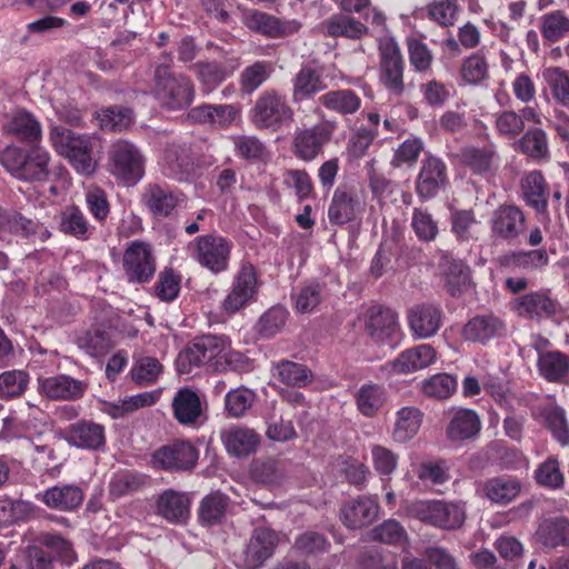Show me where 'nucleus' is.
Returning a JSON list of instances; mask_svg holds the SVG:
<instances>
[{
	"label": "nucleus",
	"instance_id": "nucleus-1",
	"mask_svg": "<svg viewBox=\"0 0 569 569\" xmlns=\"http://www.w3.org/2000/svg\"><path fill=\"white\" fill-rule=\"evenodd\" d=\"M164 61L159 63L153 73V96L161 108L167 110H183L188 108L196 96L194 84L190 78L170 71L172 58L163 54Z\"/></svg>",
	"mask_w": 569,
	"mask_h": 569
},
{
	"label": "nucleus",
	"instance_id": "nucleus-2",
	"mask_svg": "<svg viewBox=\"0 0 569 569\" xmlns=\"http://www.w3.org/2000/svg\"><path fill=\"white\" fill-rule=\"evenodd\" d=\"M50 154L42 148L23 150L14 144L0 151V163L17 180L23 182H46L50 180Z\"/></svg>",
	"mask_w": 569,
	"mask_h": 569
},
{
	"label": "nucleus",
	"instance_id": "nucleus-3",
	"mask_svg": "<svg viewBox=\"0 0 569 569\" xmlns=\"http://www.w3.org/2000/svg\"><path fill=\"white\" fill-rule=\"evenodd\" d=\"M50 140L54 150L67 158L77 172L90 176L96 171L92 159V137L76 134L63 127H53Z\"/></svg>",
	"mask_w": 569,
	"mask_h": 569
},
{
	"label": "nucleus",
	"instance_id": "nucleus-4",
	"mask_svg": "<svg viewBox=\"0 0 569 569\" xmlns=\"http://www.w3.org/2000/svg\"><path fill=\"white\" fill-rule=\"evenodd\" d=\"M146 158L140 149L127 141L113 142L108 152L109 172L120 183L132 187L144 176Z\"/></svg>",
	"mask_w": 569,
	"mask_h": 569
},
{
	"label": "nucleus",
	"instance_id": "nucleus-5",
	"mask_svg": "<svg viewBox=\"0 0 569 569\" xmlns=\"http://www.w3.org/2000/svg\"><path fill=\"white\" fill-rule=\"evenodd\" d=\"M295 111L287 97L276 89L264 90L250 111L252 123L259 129L279 130L293 121Z\"/></svg>",
	"mask_w": 569,
	"mask_h": 569
},
{
	"label": "nucleus",
	"instance_id": "nucleus-6",
	"mask_svg": "<svg viewBox=\"0 0 569 569\" xmlns=\"http://www.w3.org/2000/svg\"><path fill=\"white\" fill-rule=\"evenodd\" d=\"M229 340L222 336L206 335L194 338L179 352L176 363L181 375L191 373L194 368L209 366L224 351Z\"/></svg>",
	"mask_w": 569,
	"mask_h": 569
},
{
	"label": "nucleus",
	"instance_id": "nucleus-7",
	"mask_svg": "<svg viewBox=\"0 0 569 569\" xmlns=\"http://www.w3.org/2000/svg\"><path fill=\"white\" fill-rule=\"evenodd\" d=\"M232 243L224 237L208 233L188 244L190 257L213 274L228 270Z\"/></svg>",
	"mask_w": 569,
	"mask_h": 569
},
{
	"label": "nucleus",
	"instance_id": "nucleus-8",
	"mask_svg": "<svg viewBox=\"0 0 569 569\" xmlns=\"http://www.w3.org/2000/svg\"><path fill=\"white\" fill-rule=\"evenodd\" d=\"M409 513L420 521L447 530L461 527L466 518L463 505L441 500L416 501L410 505Z\"/></svg>",
	"mask_w": 569,
	"mask_h": 569
},
{
	"label": "nucleus",
	"instance_id": "nucleus-9",
	"mask_svg": "<svg viewBox=\"0 0 569 569\" xmlns=\"http://www.w3.org/2000/svg\"><path fill=\"white\" fill-rule=\"evenodd\" d=\"M379 82L395 97L405 92V60L400 47L393 39L379 42Z\"/></svg>",
	"mask_w": 569,
	"mask_h": 569
},
{
	"label": "nucleus",
	"instance_id": "nucleus-10",
	"mask_svg": "<svg viewBox=\"0 0 569 569\" xmlns=\"http://www.w3.org/2000/svg\"><path fill=\"white\" fill-rule=\"evenodd\" d=\"M335 131V121H323L309 128L297 129L291 142L293 156L305 162L316 160L331 141Z\"/></svg>",
	"mask_w": 569,
	"mask_h": 569
},
{
	"label": "nucleus",
	"instance_id": "nucleus-11",
	"mask_svg": "<svg viewBox=\"0 0 569 569\" xmlns=\"http://www.w3.org/2000/svg\"><path fill=\"white\" fill-rule=\"evenodd\" d=\"M199 460L198 448L188 440H173L152 453L156 468L170 472H190Z\"/></svg>",
	"mask_w": 569,
	"mask_h": 569
},
{
	"label": "nucleus",
	"instance_id": "nucleus-12",
	"mask_svg": "<svg viewBox=\"0 0 569 569\" xmlns=\"http://www.w3.org/2000/svg\"><path fill=\"white\" fill-rule=\"evenodd\" d=\"M449 186L447 163L438 156L427 152L420 162L415 190L421 200L436 198Z\"/></svg>",
	"mask_w": 569,
	"mask_h": 569
},
{
	"label": "nucleus",
	"instance_id": "nucleus-13",
	"mask_svg": "<svg viewBox=\"0 0 569 569\" xmlns=\"http://www.w3.org/2000/svg\"><path fill=\"white\" fill-rule=\"evenodd\" d=\"M122 268L130 283L149 282L156 272V257L146 241H132L123 252Z\"/></svg>",
	"mask_w": 569,
	"mask_h": 569
},
{
	"label": "nucleus",
	"instance_id": "nucleus-14",
	"mask_svg": "<svg viewBox=\"0 0 569 569\" xmlns=\"http://www.w3.org/2000/svg\"><path fill=\"white\" fill-rule=\"evenodd\" d=\"M184 201V194L167 183H148L141 194V203L157 219L169 218Z\"/></svg>",
	"mask_w": 569,
	"mask_h": 569
},
{
	"label": "nucleus",
	"instance_id": "nucleus-15",
	"mask_svg": "<svg viewBox=\"0 0 569 569\" xmlns=\"http://www.w3.org/2000/svg\"><path fill=\"white\" fill-rule=\"evenodd\" d=\"M258 291V277L254 267L242 263L233 278L231 290L221 302V310L231 316L244 308Z\"/></svg>",
	"mask_w": 569,
	"mask_h": 569
},
{
	"label": "nucleus",
	"instance_id": "nucleus-16",
	"mask_svg": "<svg viewBox=\"0 0 569 569\" xmlns=\"http://www.w3.org/2000/svg\"><path fill=\"white\" fill-rule=\"evenodd\" d=\"M258 291V277L254 267L242 263L233 278L231 290L221 302V310L231 316L244 308Z\"/></svg>",
	"mask_w": 569,
	"mask_h": 569
},
{
	"label": "nucleus",
	"instance_id": "nucleus-17",
	"mask_svg": "<svg viewBox=\"0 0 569 569\" xmlns=\"http://www.w3.org/2000/svg\"><path fill=\"white\" fill-rule=\"evenodd\" d=\"M365 211V203L357 190L347 184L339 186L331 198L328 208V219L331 224L343 226L359 220Z\"/></svg>",
	"mask_w": 569,
	"mask_h": 569
},
{
	"label": "nucleus",
	"instance_id": "nucleus-18",
	"mask_svg": "<svg viewBox=\"0 0 569 569\" xmlns=\"http://www.w3.org/2000/svg\"><path fill=\"white\" fill-rule=\"evenodd\" d=\"M443 311L432 303H419L407 311V321L415 339H429L442 326Z\"/></svg>",
	"mask_w": 569,
	"mask_h": 569
},
{
	"label": "nucleus",
	"instance_id": "nucleus-19",
	"mask_svg": "<svg viewBox=\"0 0 569 569\" xmlns=\"http://www.w3.org/2000/svg\"><path fill=\"white\" fill-rule=\"evenodd\" d=\"M64 439L78 449L99 451L106 447V428L93 420L81 419L68 426Z\"/></svg>",
	"mask_w": 569,
	"mask_h": 569
},
{
	"label": "nucleus",
	"instance_id": "nucleus-20",
	"mask_svg": "<svg viewBox=\"0 0 569 569\" xmlns=\"http://www.w3.org/2000/svg\"><path fill=\"white\" fill-rule=\"evenodd\" d=\"M88 389V383L69 375H54L39 379V390L52 400L74 401L82 398Z\"/></svg>",
	"mask_w": 569,
	"mask_h": 569
},
{
	"label": "nucleus",
	"instance_id": "nucleus-21",
	"mask_svg": "<svg viewBox=\"0 0 569 569\" xmlns=\"http://www.w3.org/2000/svg\"><path fill=\"white\" fill-rule=\"evenodd\" d=\"M278 543L276 532L266 527H258L252 535L243 551V562L248 569H258L269 559Z\"/></svg>",
	"mask_w": 569,
	"mask_h": 569
},
{
	"label": "nucleus",
	"instance_id": "nucleus-22",
	"mask_svg": "<svg viewBox=\"0 0 569 569\" xmlns=\"http://www.w3.org/2000/svg\"><path fill=\"white\" fill-rule=\"evenodd\" d=\"M506 333L505 322L492 313L476 316L462 328L461 335L470 342L487 343L489 340Z\"/></svg>",
	"mask_w": 569,
	"mask_h": 569
},
{
	"label": "nucleus",
	"instance_id": "nucleus-23",
	"mask_svg": "<svg viewBox=\"0 0 569 569\" xmlns=\"http://www.w3.org/2000/svg\"><path fill=\"white\" fill-rule=\"evenodd\" d=\"M549 263V257L545 249L528 251H513L498 259L502 272L518 273L540 270Z\"/></svg>",
	"mask_w": 569,
	"mask_h": 569
},
{
	"label": "nucleus",
	"instance_id": "nucleus-24",
	"mask_svg": "<svg viewBox=\"0 0 569 569\" xmlns=\"http://www.w3.org/2000/svg\"><path fill=\"white\" fill-rule=\"evenodd\" d=\"M2 131L7 136H11L21 142L28 143L38 142L42 136L40 122L30 111L24 109L8 116Z\"/></svg>",
	"mask_w": 569,
	"mask_h": 569
},
{
	"label": "nucleus",
	"instance_id": "nucleus-25",
	"mask_svg": "<svg viewBox=\"0 0 569 569\" xmlns=\"http://www.w3.org/2000/svg\"><path fill=\"white\" fill-rule=\"evenodd\" d=\"M492 233L503 240H513L525 230V214L516 206H500L491 219Z\"/></svg>",
	"mask_w": 569,
	"mask_h": 569
},
{
	"label": "nucleus",
	"instance_id": "nucleus-26",
	"mask_svg": "<svg viewBox=\"0 0 569 569\" xmlns=\"http://www.w3.org/2000/svg\"><path fill=\"white\" fill-rule=\"evenodd\" d=\"M535 538L547 549L569 548V519L563 516L543 519L536 530Z\"/></svg>",
	"mask_w": 569,
	"mask_h": 569
},
{
	"label": "nucleus",
	"instance_id": "nucleus-27",
	"mask_svg": "<svg viewBox=\"0 0 569 569\" xmlns=\"http://www.w3.org/2000/svg\"><path fill=\"white\" fill-rule=\"evenodd\" d=\"M365 325L369 336L377 342L392 338L399 329L397 313L380 306L368 309Z\"/></svg>",
	"mask_w": 569,
	"mask_h": 569
},
{
	"label": "nucleus",
	"instance_id": "nucleus-28",
	"mask_svg": "<svg viewBox=\"0 0 569 569\" xmlns=\"http://www.w3.org/2000/svg\"><path fill=\"white\" fill-rule=\"evenodd\" d=\"M511 307L518 316L528 319L549 318L556 313L555 301L540 291L526 293L513 299Z\"/></svg>",
	"mask_w": 569,
	"mask_h": 569
},
{
	"label": "nucleus",
	"instance_id": "nucleus-29",
	"mask_svg": "<svg viewBox=\"0 0 569 569\" xmlns=\"http://www.w3.org/2000/svg\"><path fill=\"white\" fill-rule=\"evenodd\" d=\"M291 83V98L293 103L311 99L318 92L327 88L322 72L310 64H302L299 71L293 76Z\"/></svg>",
	"mask_w": 569,
	"mask_h": 569
},
{
	"label": "nucleus",
	"instance_id": "nucleus-30",
	"mask_svg": "<svg viewBox=\"0 0 569 569\" xmlns=\"http://www.w3.org/2000/svg\"><path fill=\"white\" fill-rule=\"evenodd\" d=\"M37 498L51 509L72 511L81 506L84 495L76 485H63L48 488L38 493Z\"/></svg>",
	"mask_w": 569,
	"mask_h": 569
},
{
	"label": "nucleus",
	"instance_id": "nucleus-31",
	"mask_svg": "<svg viewBox=\"0 0 569 569\" xmlns=\"http://www.w3.org/2000/svg\"><path fill=\"white\" fill-rule=\"evenodd\" d=\"M436 361V350L430 345H420L402 351L390 362L391 371L398 375H407L425 369Z\"/></svg>",
	"mask_w": 569,
	"mask_h": 569
},
{
	"label": "nucleus",
	"instance_id": "nucleus-32",
	"mask_svg": "<svg viewBox=\"0 0 569 569\" xmlns=\"http://www.w3.org/2000/svg\"><path fill=\"white\" fill-rule=\"evenodd\" d=\"M377 516L378 505L366 497L348 501L340 509V519L349 529L368 526Z\"/></svg>",
	"mask_w": 569,
	"mask_h": 569
},
{
	"label": "nucleus",
	"instance_id": "nucleus-33",
	"mask_svg": "<svg viewBox=\"0 0 569 569\" xmlns=\"http://www.w3.org/2000/svg\"><path fill=\"white\" fill-rule=\"evenodd\" d=\"M171 406L173 417L182 426H196L202 416L200 397L190 388L179 389L172 399Z\"/></svg>",
	"mask_w": 569,
	"mask_h": 569
},
{
	"label": "nucleus",
	"instance_id": "nucleus-34",
	"mask_svg": "<svg viewBox=\"0 0 569 569\" xmlns=\"http://www.w3.org/2000/svg\"><path fill=\"white\" fill-rule=\"evenodd\" d=\"M156 505L157 513L172 523H182L190 516V499L184 492L167 489Z\"/></svg>",
	"mask_w": 569,
	"mask_h": 569
},
{
	"label": "nucleus",
	"instance_id": "nucleus-35",
	"mask_svg": "<svg viewBox=\"0 0 569 569\" xmlns=\"http://www.w3.org/2000/svg\"><path fill=\"white\" fill-rule=\"evenodd\" d=\"M538 375L550 383H569V355L553 350L551 353H545L537 357Z\"/></svg>",
	"mask_w": 569,
	"mask_h": 569
},
{
	"label": "nucleus",
	"instance_id": "nucleus-36",
	"mask_svg": "<svg viewBox=\"0 0 569 569\" xmlns=\"http://www.w3.org/2000/svg\"><path fill=\"white\" fill-rule=\"evenodd\" d=\"M481 429V421L476 411L459 409L452 415L446 432L452 442H462L478 436Z\"/></svg>",
	"mask_w": 569,
	"mask_h": 569
},
{
	"label": "nucleus",
	"instance_id": "nucleus-37",
	"mask_svg": "<svg viewBox=\"0 0 569 569\" xmlns=\"http://www.w3.org/2000/svg\"><path fill=\"white\" fill-rule=\"evenodd\" d=\"M58 227L63 234L81 241L89 240L94 231L84 212L77 206H68L61 210Z\"/></svg>",
	"mask_w": 569,
	"mask_h": 569
},
{
	"label": "nucleus",
	"instance_id": "nucleus-38",
	"mask_svg": "<svg viewBox=\"0 0 569 569\" xmlns=\"http://www.w3.org/2000/svg\"><path fill=\"white\" fill-rule=\"evenodd\" d=\"M250 478L256 483L276 488L286 481L287 471L282 461L273 458H261L251 462Z\"/></svg>",
	"mask_w": 569,
	"mask_h": 569
},
{
	"label": "nucleus",
	"instance_id": "nucleus-39",
	"mask_svg": "<svg viewBox=\"0 0 569 569\" xmlns=\"http://www.w3.org/2000/svg\"><path fill=\"white\" fill-rule=\"evenodd\" d=\"M521 191L525 202L537 213L545 214L548 207V189L540 171H530L521 180Z\"/></svg>",
	"mask_w": 569,
	"mask_h": 569
},
{
	"label": "nucleus",
	"instance_id": "nucleus-40",
	"mask_svg": "<svg viewBox=\"0 0 569 569\" xmlns=\"http://www.w3.org/2000/svg\"><path fill=\"white\" fill-rule=\"evenodd\" d=\"M447 291L452 296H459L469 286V270L461 261L443 253L439 263Z\"/></svg>",
	"mask_w": 569,
	"mask_h": 569
},
{
	"label": "nucleus",
	"instance_id": "nucleus-41",
	"mask_svg": "<svg viewBox=\"0 0 569 569\" xmlns=\"http://www.w3.org/2000/svg\"><path fill=\"white\" fill-rule=\"evenodd\" d=\"M327 110L340 116H351L359 111L361 98L351 89H336L327 91L318 99Z\"/></svg>",
	"mask_w": 569,
	"mask_h": 569
},
{
	"label": "nucleus",
	"instance_id": "nucleus-42",
	"mask_svg": "<svg viewBox=\"0 0 569 569\" xmlns=\"http://www.w3.org/2000/svg\"><path fill=\"white\" fill-rule=\"evenodd\" d=\"M164 173L168 177L181 179L192 169L190 146L184 142H171L164 149Z\"/></svg>",
	"mask_w": 569,
	"mask_h": 569
},
{
	"label": "nucleus",
	"instance_id": "nucleus-43",
	"mask_svg": "<svg viewBox=\"0 0 569 569\" xmlns=\"http://www.w3.org/2000/svg\"><path fill=\"white\" fill-rule=\"evenodd\" d=\"M423 413L416 407H402L396 411L391 437L396 442L405 443L419 431Z\"/></svg>",
	"mask_w": 569,
	"mask_h": 569
},
{
	"label": "nucleus",
	"instance_id": "nucleus-44",
	"mask_svg": "<svg viewBox=\"0 0 569 569\" xmlns=\"http://www.w3.org/2000/svg\"><path fill=\"white\" fill-rule=\"evenodd\" d=\"M223 443L229 453L246 457L256 451L259 436L253 429L231 427L222 436Z\"/></svg>",
	"mask_w": 569,
	"mask_h": 569
},
{
	"label": "nucleus",
	"instance_id": "nucleus-45",
	"mask_svg": "<svg viewBox=\"0 0 569 569\" xmlns=\"http://www.w3.org/2000/svg\"><path fill=\"white\" fill-rule=\"evenodd\" d=\"M538 28L546 42H560L569 38V14L561 9L547 12L539 18Z\"/></svg>",
	"mask_w": 569,
	"mask_h": 569
},
{
	"label": "nucleus",
	"instance_id": "nucleus-46",
	"mask_svg": "<svg viewBox=\"0 0 569 569\" xmlns=\"http://www.w3.org/2000/svg\"><path fill=\"white\" fill-rule=\"evenodd\" d=\"M358 411L366 417L376 416L387 401V390L382 385L366 382L355 395Z\"/></svg>",
	"mask_w": 569,
	"mask_h": 569
},
{
	"label": "nucleus",
	"instance_id": "nucleus-47",
	"mask_svg": "<svg viewBox=\"0 0 569 569\" xmlns=\"http://www.w3.org/2000/svg\"><path fill=\"white\" fill-rule=\"evenodd\" d=\"M518 150L527 157L541 161L550 157L547 132L539 127L529 128L517 141Z\"/></svg>",
	"mask_w": 569,
	"mask_h": 569
},
{
	"label": "nucleus",
	"instance_id": "nucleus-48",
	"mask_svg": "<svg viewBox=\"0 0 569 569\" xmlns=\"http://www.w3.org/2000/svg\"><path fill=\"white\" fill-rule=\"evenodd\" d=\"M542 79L550 90L552 100L569 109V70L551 66L541 71Z\"/></svg>",
	"mask_w": 569,
	"mask_h": 569
},
{
	"label": "nucleus",
	"instance_id": "nucleus-49",
	"mask_svg": "<svg viewBox=\"0 0 569 569\" xmlns=\"http://www.w3.org/2000/svg\"><path fill=\"white\" fill-rule=\"evenodd\" d=\"M272 376L287 386L298 388L306 387L313 378L307 366L290 360L272 363Z\"/></svg>",
	"mask_w": 569,
	"mask_h": 569
},
{
	"label": "nucleus",
	"instance_id": "nucleus-50",
	"mask_svg": "<svg viewBox=\"0 0 569 569\" xmlns=\"http://www.w3.org/2000/svg\"><path fill=\"white\" fill-rule=\"evenodd\" d=\"M229 498L214 491L202 498L198 508V519L202 526L211 527L220 523L228 508Z\"/></svg>",
	"mask_w": 569,
	"mask_h": 569
},
{
	"label": "nucleus",
	"instance_id": "nucleus-51",
	"mask_svg": "<svg viewBox=\"0 0 569 569\" xmlns=\"http://www.w3.org/2000/svg\"><path fill=\"white\" fill-rule=\"evenodd\" d=\"M459 158L475 174L483 176L492 169L497 152L488 147L467 146L460 150Z\"/></svg>",
	"mask_w": 569,
	"mask_h": 569
},
{
	"label": "nucleus",
	"instance_id": "nucleus-52",
	"mask_svg": "<svg viewBox=\"0 0 569 569\" xmlns=\"http://www.w3.org/2000/svg\"><path fill=\"white\" fill-rule=\"evenodd\" d=\"M521 491V483L517 479L496 477L483 485L485 496L493 503L507 505L515 500Z\"/></svg>",
	"mask_w": 569,
	"mask_h": 569
},
{
	"label": "nucleus",
	"instance_id": "nucleus-53",
	"mask_svg": "<svg viewBox=\"0 0 569 569\" xmlns=\"http://www.w3.org/2000/svg\"><path fill=\"white\" fill-rule=\"evenodd\" d=\"M236 68L237 66L219 61L198 62L193 66L199 81L207 87L208 90L217 88L226 79L231 77Z\"/></svg>",
	"mask_w": 569,
	"mask_h": 569
},
{
	"label": "nucleus",
	"instance_id": "nucleus-54",
	"mask_svg": "<svg viewBox=\"0 0 569 569\" xmlns=\"http://www.w3.org/2000/svg\"><path fill=\"white\" fill-rule=\"evenodd\" d=\"M274 68L270 61H256L247 66L239 76V87L243 94H252L273 73Z\"/></svg>",
	"mask_w": 569,
	"mask_h": 569
},
{
	"label": "nucleus",
	"instance_id": "nucleus-55",
	"mask_svg": "<svg viewBox=\"0 0 569 569\" xmlns=\"http://www.w3.org/2000/svg\"><path fill=\"white\" fill-rule=\"evenodd\" d=\"M289 312L277 305L264 311L258 319L254 331L261 339H269L282 331L288 320Z\"/></svg>",
	"mask_w": 569,
	"mask_h": 569
},
{
	"label": "nucleus",
	"instance_id": "nucleus-56",
	"mask_svg": "<svg viewBox=\"0 0 569 569\" xmlns=\"http://www.w3.org/2000/svg\"><path fill=\"white\" fill-rule=\"evenodd\" d=\"M147 476L130 470H121L116 472L109 483V495L113 499L131 495L146 486Z\"/></svg>",
	"mask_w": 569,
	"mask_h": 569
},
{
	"label": "nucleus",
	"instance_id": "nucleus-57",
	"mask_svg": "<svg viewBox=\"0 0 569 569\" xmlns=\"http://www.w3.org/2000/svg\"><path fill=\"white\" fill-rule=\"evenodd\" d=\"M9 233L41 242H46L51 237V232L43 223L17 210H14Z\"/></svg>",
	"mask_w": 569,
	"mask_h": 569
},
{
	"label": "nucleus",
	"instance_id": "nucleus-58",
	"mask_svg": "<svg viewBox=\"0 0 569 569\" xmlns=\"http://www.w3.org/2000/svg\"><path fill=\"white\" fill-rule=\"evenodd\" d=\"M326 32L330 37H346L360 39L368 32V28L360 21L343 14L332 16L325 22Z\"/></svg>",
	"mask_w": 569,
	"mask_h": 569
},
{
	"label": "nucleus",
	"instance_id": "nucleus-59",
	"mask_svg": "<svg viewBox=\"0 0 569 569\" xmlns=\"http://www.w3.org/2000/svg\"><path fill=\"white\" fill-rule=\"evenodd\" d=\"M247 26L270 38H281L288 33V26L274 16L256 11L247 19Z\"/></svg>",
	"mask_w": 569,
	"mask_h": 569
},
{
	"label": "nucleus",
	"instance_id": "nucleus-60",
	"mask_svg": "<svg viewBox=\"0 0 569 569\" xmlns=\"http://www.w3.org/2000/svg\"><path fill=\"white\" fill-rule=\"evenodd\" d=\"M36 541L53 551L58 559L68 566L77 561V553L72 543L58 532H41Z\"/></svg>",
	"mask_w": 569,
	"mask_h": 569
},
{
	"label": "nucleus",
	"instance_id": "nucleus-61",
	"mask_svg": "<svg viewBox=\"0 0 569 569\" xmlns=\"http://www.w3.org/2000/svg\"><path fill=\"white\" fill-rule=\"evenodd\" d=\"M256 401V393L244 387L230 390L224 397V409L230 417H243Z\"/></svg>",
	"mask_w": 569,
	"mask_h": 569
},
{
	"label": "nucleus",
	"instance_id": "nucleus-62",
	"mask_svg": "<svg viewBox=\"0 0 569 569\" xmlns=\"http://www.w3.org/2000/svg\"><path fill=\"white\" fill-rule=\"evenodd\" d=\"M410 224L416 237L422 242L435 241L439 233L438 222L423 208L413 209Z\"/></svg>",
	"mask_w": 569,
	"mask_h": 569
},
{
	"label": "nucleus",
	"instance_id": "nucleus-63",
	"mask_svg": "<svg viewBox=\"0 0 569 569\" xmlns=\"http://www.w3.org/2000/svg\"><path fill=\"white\" fill-rule=\"evenodd\" d=\"M102 130L122 131L130 127L133 120L132 111L122 107H108L98 113Z\"/></svg>",
	"mask_w": 569,
	"mask_h": 569
},
{
	"label": "nucleus",
	"instance_id": "nucleus-64",
	"mask_svg": "<svg viewBox=\"0 0 569 569\" xmlns=\"http://www.w3.org/2000/svg\"><path fill=\"white\" fill-rule=\"evenodd\" d=\"M29 385V373L23 370H9L0 375V398L11 399L24 393Z\"/></svg>",
	"mask_w": 569,
	"mask_h": 569
}]
</instances>
